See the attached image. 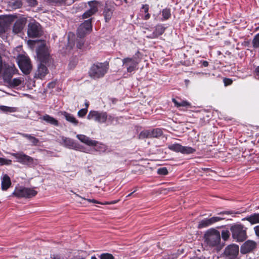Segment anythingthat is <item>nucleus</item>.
<instances>
[{
  "mask_svg": "<svg viewBox=\"0 0 259 259\" xmlns=\"http://www.w3.org/2000/svg\"><path fill=\"white\" fill-rule=\"evenodd\" d=\"M28 43L36 42L40 43V45L37 49V57L39 59L41 63H40L37 67V68L35 72L34 77L37 79H44L45 76L49 73V70L46 65L43 63H47L49 62L50 59V55L48 52V49L46 47V45L44 41H32L28 40Z\"/></svg>",
  "mask_w": 259,
  "mask_h": 259,
  "instance_id": "obj_1",
  "label": "nucleus"
},
{
  "mask_svg": "<svg viewBox=\"0 0 259 259\" xmlns=\"http://www.w3.org/2000/svg\"><path fill=\"white\" fill-rule=\"evenodd\" d=\"M108 68V64L106 62L94 64L89 72V75L93 79L103 77L107 73Z\"/></svg>",
  "mask_w": 259,
  "mask_h": 259,
  "instance_id": "obj_2",
  "label": "nucleus"
},
{
  "mask_svg": "<svg viewBox=\"0 0 259 259\" xmlns=\"http://www.w3.org/2000/svg\"><path fill=\"white\" fill-rule=\"evenodd\" d=\"M205 241L210 246H216L221 241V235L219 231L215 229H208L204 236Z\"/></svg>",
  "mask_w": 259,
  "mask_h": 259,
  "instance_id": "obj_3",
  "label": "nucleus"
},
{
  "mask_svg": "<svg viewBox=\"0 0 259 259\" xmlns=\"http://www.w3.org/2000/svg\"><path fill=\"white\" fill-rule=\"evenodd\" d=\"M16 158L17 161L29 166H35L38 164V160L25 154L22 152L11 154Z\"/></svg>",
  "mask_w": 259,
  "mask_h": 259,
  "instance_id": "obj_4",
  "label": "nucleus"
},
{
  "mask_svg": "<svg viewBox=\"0 0 259 259\" xmlns=\"http://www.w3.org/2000/svg\"><path fill=\"white\" fill-rule=\"evenodd\" d=\"M37 192L34 189L23 187L15 188L13 195L18 198H29L35 196Z\"/></svg>",
  "mask_w": 259,
  "mask_h": 259,
  "instance_id": "obj_5",
  "label": "nucleus"
},
{
  "mask_svg": "<svg viewBox=\"0 0 259 259\" xmlns=\"http://www.w3.org/2000/svg\"><path fill=\"white\" fill-rule=\"evenodd\" d=\"M246 230L243 226L239 224L235 225L231 228L232 236L237 241H243L246 238Z\"/></svg>",
  "mask_w": 259,
  "mask_h": 259,
  "instance_id": "obj_6",
  "label": "nucleus"
},
{
  "mask_svg": "<svg viewBox=\"0 0 259 259\" xmlns=\"http://www.w3.org/2000/svg\"><path fill=\"white\" fill-rule=\"evenodd\" d=\"M17 62L20 69L25 74H29L32 69L30 59L25 55L21 54L18 56Z\"/></svg>",
  "mask_w": 259,
  "mask_h": 259,
  "instance_id": "obj_7",
  "label": "nucleus"
},
{
  "mask_svg": "<svg viewBox=\"0 0 259 259\" xmlns=\"http://www.w3.org/2000/svg\"><path fill=\"white\" fill-rule=\"evenodd\" d=\"M232 213V212L231 211H224L219 213V214L222 215V217H213L209 219H205L202 220L199 222L198 228L199 229H201L207 227L216 222L225 219V218L223 217L224 214H230Z\"/></svg>",
  "mask_w": 259,
  "mask_h": 259,
  "instance_id": "obj_8",
  "label": "nucleus"
},
{
  "mask_svg": "<svg viewBox=\"0 0 259 259\" xmlns=\"http://www.w3.org/2000/svg\"><path fill=\"white\" fill-rule=\"evenodd\" d=\"M108 115L105 112L90 111L87 116L89 120H94L99 123H105L107 120Z\"/></svg>",
  "mask_w": 259,
  "mask_h": 259,
  "instance_id": "obj_9",
  "label": "nucleus"
},
{
  "mask_svg": "<svg viewBox=\"0 0 259 259\" xmlns=\"http://www.w3.org/2000/svg\"><path fill=\"white\" fill-rule=\"evenodd\" d=\"M122 66L127 72H132L137 69L138 62L135 58L126 57L122 60Z\"/></svg>",
  "mask_w": 259,
  "mask_h": 259,
  "instance_id": "obj_10",
  "label": "nucleus"
},
{
  "mask_svg": "<svg viewBox=\"0 0 259 259\" xmlns=\"http://www.w3.org/2000/svg\"><path fill=\"white\" fill-rule=\"evenodd\" d=\"M168 148L171 151L176 152H181L183 154H191L195 151V150L192 147L183 146L179 144L169 145Z\"/></svg>",
  "mask_w": 259,
  "mask_h": 259,
  "instance_id": "obj_11",
  "label": "nucleus"
},
{
  "mask_svg": "<svg viewBox=\"0 0 259 259\" xmlns=\"http://www.w3.org/2000/svg\"><path fill=\"white\" fill-rule=\"evenodd\" d=\"M239 253V246L234 244L227 246L224 251L225 255L230 259L236 257Z\"/></svg>",
  "mask_w": 259,
  "mask_h": 259,
  "instance_id": "obj_12",
  "label": "nucleus"
},
{
  "mask_svg": "<svg viewBox=\"0 0 259 259\" xmlns=\"http://www.w3.org/2000/svg\"><path fill=\"white\" fill-rule=\"evenodd\" d=\"M92 29V24L90 20L85 21L82 23L77 30V35L80 37H83L86 34L89 33Z\"/></svg>",
  "mask_w": 259,
  "mask_h": 259,
  "instance_id": "obj_13",
  "label": "nucleus"
},
{
  "mask_svg": "<svg viewBox=\"0 0 259 259\" xmlns=\"http://www.w3.org/2000/svg\"><path fill=\"white\" fill-rule=\"evenodd\" d=\"M27 34L30 37H36L41 34L39 25L38 23H30L28 25Z\"/></svg>",
  "mask_w": 259,
  "mask_h": 259,
  "instance_id": "obj_14",
  "label": "nucleus"
},
{
  "mask_svg": "<svg viewBox=\"0 0 259 259\" xmlns=\"http://www.w3.org/2000/svg\"><path fill=\"white\" fill-rule=\"evenodd\" d=\"M256 247L255 242L251 240H247L245 242L241 247V253L246 254L252 251Z\"/></svg>",
  "mask_w": 259,
  "mask_h": 259,
  "instance_id": "obj_15",
  "label": "nucleus"
},
{
  "mask_svg": "<svg viewBox=\"0 0 259 259\" xmlns=\"http://www.w3.org/2000/svg\"><path fill=\"white\" fill-rule=\"evenodd\" d=\"M89 5L90 9L83 14V18H87L90 17L98 11V3L97 2H89Z\"/></svg>",
  "mask_w": 259,
  "mask_h": 259,
  "instance_id": "obj_16",
  "label": "nucleus"
},
{
  "mask_svg": "<svg viewBox=\"0 0 259 259\" xmlns=\"http://www.w3.org/2000/svg\"><path fill=\"white\" fill-rule=\"evenodd\" d=\"M76 138L82 143L86 144L88 146H96L98 144L97 141L93 140L90 138L85 135L78 134L76 135Z\"/></svg>",
  "mask_w": 259,
  "mask_h": 259,
  "instance_id": "obj_17",
  "label": "nucleus"
},
{
  "mask_svg": "<svg viewBox=\"0 0 259 259\" xmlns=\"http://www.w3.org/2000/svg\"><path fill=\"white\" fill-rule=\"evenodd\" d=\"M26 20L24 18L18 19L14 25L13 29V32L15 33H18L20 32L23 29L26 24Z\"/></svg>",
  "mask_w": 259,
  "mask_h": 259,
  "instance_id": "obj_18",
  "label": "nucleus"
},
{
  "mask_svg": "<svg viewBox=\"0 0 259 259\" xmlns=\"http://www.w3.org/2000/svg\"><path fill=\"white\" fill-rule=\"evenodd\" d=\"M10 178L7 174L3 175L1 178V187L3 191L7 190L11 186Z\"/></svg>",
  "mask_w": 259,
  "mask_h": 259,
  "instance_id": "obj_19",
  "label": "nucleus"
},
{
  "mask_svg": "<svg viewBox=\"0 0 259 259\" xmlns=\"http://www.w3.org/2000/svg\"><path fill=\"white\" fill-rule=\"evenodd\" d=\"M60 141L62 144L66 147L71 149H75L76 148V144L74 141L70 138L62 136L60 137Z\"/></svg>",
  "mask_w": 259,
  "mask_h": 259,
  "instance_id": "obj_20",
  "label": "nucleus"
},
{
  "mask_svg": "<svg viewBox=\"0 0 259 259\" xmlns=\"http://www.w3.org/2000/svg\"><path fill=\"white\" fill-rule=\"evenodd\" d=\"M164 31V28L161 25L156 26L155 30L150 35L147 36V37L149 38H154L157 37L158 36L162 34Z\"/></svg>",
  "mask_w": 259,
  "mask_h": 259,
  "instance_id": "obj_21",
  "label": "nucleus"
},
{
  "mask_svg": "<svg viewBox=\"0 0 259 259\" xmlns=\"http://www.w3.org/2000/svg\"><path fill=\"white\" fill-rule=\"evenodd\" d=\"M61 113L68 122L72 123L74 125H77L78 124V120L76 119L73 115L65 111L62 112Z\"/></svg>",
  "mask_w": 259,
  "mask_h": 259,
  "instance_id": "obj_22",
  "label": "nucleus"
},
{
  "mask_svg": "<svg viewBox=\"0 0 259 259\" xmlns=\"http://www.w3.org/2000/svg\"><path fill=\"white\" fill-rule=\"evenodd\" d=\"M39 119L54 125L57 126L59 124L58 120L48 114H46L44 116L40 117Z\"/></svg>",
  "mask_w": 259,
  "mask_h": 259,
  "instance_id": "obj_23",
  "label": "nucleus"
},
{
  "mask_svg": "<svg viewBox=\"0 0 259 259\" xmlns=\"http://www.w3.org/2000/svg\"><path fill=\"white\" fill-rule=\"evenodd\" d=\"M250 222L251 224L259 223V213H254L242 219Z\"/></svg>",
  "mask_w": 259,
  "mask_h": 259,
  "instance_id": "obj_24",
  "label": "nucleus"
},
{
  "mask_svg": "<svg viewBox=\"0 0 259 259\" xmlns=\"http://www.w3.org/2000/svg\"><path fill=\"white\" fill-rule=\"evenodd\" d=\"M113 11V9L105 7L103 14L106 22H108L110 20L112 16Z\"/></svg>",
  "mask_w": 259,
  "mask_h": 259,
  "instance_id": "obj_25",
  "label": "nucleus"
},
{
  "mask_svg": "<svg viewBox=\"0 0 259 259\" xmlns=\"http://www.w3.org/2000/svg\"><path fill=\"white\" fill-rule=\"evenodd\" d=\"M172 101L173 103L175 104V105L177 107H189L191 106L190 103L186 101H182L180 102H179L174 98L172 99Z\"/></svg>",
  "mask_w": 259,
  "mask_h": 259,
  "instance_id": "obj_26",
  "label": "nucleus"
},
{
  "mask_svg": "<svg viewBox=\"0 0 259 259\" xmlns=\"http://www.w3.org/2000/svg\"><path fill=\"white\" fill-rule=\"evenodd\" d=\"M0 110L5 113H11L16 112L17 109L16 107H8L6 106H0Z\"/></svg>",
  "mask_w": 259,
  "mask_h": 259,
  "instance_id": "obj_27",
  "label": "nucleus"
},
{
  "mask_svg": "<svg viewBox=\"0 0 259 259\" xmlns=\"http://www.w3.org/2000/svg\"><path fill=\"white\" fill-rule=\"evenodd\" d=\"M151 138H158L162 135V132L160 128L150 130Z\"/></svg>",
  "mask_w": 259,
  "mask_h": 259,
  "instance_id": "obj_28",
  "label": "nucleus"
},
{
  "mask_svg": "<svg viewBox=\"0 0 259 259\" xmlns=\"http://www.w3.org/2000/svg\"><path fill=\"white\" fill-rule=\"evenodd\" d=\"M71 192H73L77 197H78L83 200H87L88 201L90 202H93V203L100 204H103V205L110 204V202H105L102 203V202H99V201L96 200L95 199H85L84 198H83V197L80 196L79 195H78V194L73 192V191H71Z\"/></svg>",
  "mask_w": 259,
  "mask_h": 259,
  "instance_id": "obj_29",
  "label": "nucleus"
},
{
  "mask_svg": "<svg viewBox=\"0 0 259 259\" xmlns=\"http://www.w3.org/2000/svg\"><path fill=\"white\" fill-rule=\"evenodd\" d=\"M139 138H140V139L151 138V134H150V130H144V131L141 132L139 135Z\"/></svg>",
  "mask_w": 259,
  "mask_h": 259,
  "instance_id": "obj_30",
  "label": "nucleus"
},
{
  "mask_svg": "<svg viewBox=\"0 0 259 259\" xmlns=\"http://www.w3.org/2000/svg\"><path fill=\"white\" fill-rule=\"evenodd\" d=\"M162 15L165 20L168 19L171 15L170 9L167 8L163 9L162 11Z\"/></svg>",
  "mask_w": 259,
  "mask_h": 259,
  "instance_id": "obj_31",
  "label": "nucleus"
},
{
  "mask_svg": "<svg viewBox=\"0 0 259 259\" xmlns=\"http://www.w3.org/2000/svg\"><path fill=\"white\" fill-rule=\"evenodd\" d=\"M11 160L0 157V165H11Z\"/></svg>",
  "mask_w": 259,
  "mask_h": 259,
  "instance_id": "obj_32",
  "label": "nucleus"
},
{
  "mask_svg": "<svg viewBox=\"0 0 259 259\" xmlns=\"http://www.w3.org/2000/svg\"><path fill=\"white\" fill-rule=\"evenodd\" d=\"M22 82V80L20 78H14L11 82V84L12 85L17 87L21 84Z\"/></svg>",
  "mask_w": 259,
  "mask_h": 259,
  "instance_id": "obj_33",
  "label": "nucleus"
},
{
  "mask_svg": "<svg viewBox=\"0 0 259 259\" xmlns=\"http://www.w3.org/2000/svg\"><path fill=\"white\" fill-rule=\"evenodd\" d=\"M100 259H114V256L110 253H102L100 256Z\"/></svg>",
  "mask_w": 259,
  "mask_h": 259,
  "instance_id": "obj_34",
  "label": "nucleus"
},
{
  "mask_svg": "<svg viewBox=\"0 0 259 259\" xmlns=\"http://www.w3.org/2000/svg\"><path fill=\"white\" fill-rule=\"evenodd\" d=\"M95 146L96 147L94 148V150L96 151L105 152L106 150L105 147L103 144H100L99 145H98V144H97L96 146Z\"/></svg>",
  "mask_w": 259,
  "mask_h": 259,
  "instance_id": "obj_35",
  "label": "nucleus"
},
{
  "mask_svg": "<svg viewBox=\"0 0 259 259\" xmlns=\"http://www.w3.org/2000/svg\"><path fill=\"white\" fill-rule=\"evenodd\" d=\"M253 47L255 48H259V33L256 34L253 39Z\"/></svg>",
  "mask_w": 259,
  "mask_h": 259,
  "instance_id": "obj_36",
  "label": "nucleus"
},
{
  "mask_svg": "<svg viewBox=\"0 0 259 259\" xmlns=\"http://www.w3.org/2000/svg\"><path fill=\"white\" fill-rule=\"evenodd\" d=\"M157 173L160 175H166L168 174L167 169L166 167H163L157 169Z\"/></svg>",
  "mask_w": 259,
  "mask_h": 259,
  "instance_id": "obj_37",
  "label": "nucleus"
},
{
  "mask_svg": "<svg viewBox=\"0 0 259 259\" xmlns=\"http://www.w3.org/2000/svg\"><path fill=\"white\" fill-rule=\"evenodd\" d=\"M222 237L224 240H227L230 237V233L228 230H223L222 232Z\"/></svg>",
  "mask_w": 259,
  "mask_h": 259,
  "instance_id": "obj_38",
  "label": "nucleus"
},
{
  "mask_svg": "<svg viewBox=\"0 0 259 259\" xmlns=\"http://www.w3.org/2000/svg\"><path fill=\"white\" fill-rule=\"evenodd\" d=\"M87 112L88 110L87 109V108L81 109L80 110H79L78 112H77V115L79 117H83L86 115Z\"/></svg>",
  "mask_w": 259,
  "mask_h": 259,
  "instance_id": "obj_39",
  "label": "nucleus"
},
{
  "mask_svg": "<svg viewBox=\"0 0 259 259\" xmlns=\"http://www.w3.org/2000/svg\"><path fill=\"white\" fill-rule=\"evenodd\" d=\"M29 141L32 143V145H34V146L37 145L39 142V140L38 139H37L33 136L31 137V139Z\"/></svg>",
  "mask_w": 259,
  "mask_h": 259,
  "instance_id": "obj_40",
  "label": "nucleus"
},
{
  "mask_svg": "<svg viewBox=\"0 0 259 259\" xmlns=\"http://www.w3.org/2000/svg\"><path fill=\"white\" fill-rule=\"evenodd\" d=\"M22 5V3L19 1H17L13 3V7L14 9L19 8Z\"/></svg>",
  "mask_w": 259,
  "mask_h": 259,
  "instance_id": "obj_41",
  "label": "nucleus"
},
{
  "mask_svg": "<svg viewBox=\"0 0 259 259\" xmlns=\"http://www.w3.org/2000/svg\"><path fill=\"white\" fill-rule=\"evenodd\" d=\"M224 82L226 86L232 84V80L229 78H225L224 79Z\"/></svg>",
  "mask_w": 259,
  "mask_h": 259,
  "instance_id": "obj_42",
  "label": "nucleus"
},
{
  "mask_svg": "<svg viewBox=\"0 0 259 259\" xmlns=\"http://www.w3.org/2000/svg\"><path fill=\"white\" fill-rule=\"evenodd\" d=\"M27 1L31 6H34L37 5L36 0H27Z\"/></svg>",
  "mask_w": 259,
  "mask_h": 259,
  "instance_id": "obj_43",
  "label": "nucleus"
},
{
  "mask_svg": "<svg viewBox=\"0 0 259 259\" xmlns=\"http://www.w3.org/2000/svg\"><path fill=\"white\" fill-rule=\"evenodd\" d=\"M141 9L144 10L145 13H148L149 6L148 5H143Z\"/></svg>",
  "mask_w": 259,
  "mask_h": 259,
  "instance_id": "obj_44",
  "label": "nucleus"
},
{
  "mask_svg": "<svg viewBox=\"0 0 259 259\" xmlns=\"http://www.w3.org/2000/svg\"><path fill=\"white\" fill-rule=\"evenodd\" d=\"M77 64V61L76 60H73L72 62H70L69 64V66L70 68H73Z\"/></svg>",
  "mask_w": 259,
  "mask_h": 259,
  "instance_id": "obj_45",
  "label": "nucleus"
},
{
  "mask_svg": "<svg viewBox=\"0 0 259 259\" xmlns=\"http://www.w3.org/2000/svg\"><path fill=\"white\" fill-rule=\"evenodd\" d=\"M254 231L255 235L259 237V226H256L254 227Z\"/></svg>",
  "mask_w": 259,
  "mask_h": 259,
  "instance_id": "obj_46",
  "label": "nucleus"
},
{
  "mask_svg": "<svg viewBox=\"0 0 259 259\" xmlns=\"http://www.w3.org/2000/svg\"><path fill=\"white\" fill-rule=\"evenodd\" d=\"M254 74L255 77L257 79H259V66L255 68Z\"/></svg>",
  "mask_w": 259,
  "mask_h": 259,
  "instance_id": "obj_47",
  "label": "nucleus"
},
{
  "mask_svg": "<svg viewBox=\"0 0 259 259\" xmlns=\"http://www.w3.org/2000/svg\"><path fill=\"white\" fill-rule=\"evenodd\" d=\"M21 135L23 137L27 138L29 140H30L32 137L31 135L26 134H21Z\"/></svg>",
  "mask_w": 259,
  "mask_h": 259,
  "instance_id": "obj_48",
  "label": "nucleus"
},
{
  "mask_svg": "<svg viewBox=\"0 0 259 259\" xmlns=\"http://www.w3.org/2000/svg\"><path fill=\"white\" fill-rule=\"evenodd\" d=\"M150 15L148 13H145V15L144 17V19L147 20L149 19L150 18Z\"/></svg>",
  "mask_w": 259,
  "mask_h": 259,
  "instance_id": "obj_49",
  "label": "nucleus"
},
{
  "mask_svg": "<svg viewBox=\"0 0 259 259\" xmlns=\"http://www.w3.org/2000/svg\"><path fill=\"white\" fill-rule=\"evenodd\" d=\"M52 259H64L58 255H53V257H51Z\"/></svg>",
  "mask_w": 259,
  "mask_h": 259,
  "instance_id": "obj_50",
  "label": "nucleus"
},
{
  "mask_svg": "<svg viewBox=\"0 0 259 259\" xmlns=\"http://www.w3.org/2000/svg\"><path fill=\"white\" fill-rule=\"evenodd\" d=\"M83 43L82 42H79L77 45V47L79 49H81L82 46H83Z\"/></svg>",
  "mask_w": 259,
  "mask_h": 259,
  "instance_id": "obj_51",
  "label": "nucleus"
},
{
  "mask_svg": "<svg viewBox=\"0 0 259 259\" xmlns=\"http://www.w3.org/2000/svg\"><path fill=\"white\" fill-rule=\"evenodd\" d=\"M119 201V200H114V201H110V204H115L117 202H118Z\"/></svg>",
  "mask_w": 259,
  "mask_h": 259,
  "instance_id": "obj_52",
  "label": "nucleus"
},
{
  "mask_svg": "<svg viewBox=\"0 0 259 259\" xmlns=\"http://www.w3.org/2000/svg\"><path fill=\"white\" fill-rule=\"evenodd\" d=\"M107 119L111 121L113 119V117L111 115H109L108 116Z\"/></svg>",
  "mask_w": 259,
  "mask_h": 259,
  "instance_id": "obj_53",
  "label": "nucleus"
},
{
  "mask_svg": "<svg viewBox=\"0 0 259 259\" xmlns=\"http://www.w3.org/2000/svg\"><path fill=\"white\" fill-rule=\"evenodd\" d=\"M203 65L204 66L207 67L208 66V62L207 61H204L203 62Z\"/></svg>",
  "mask_w": 259,
  "mask_h": 259,
  "instance_id": "obj_54",
  "label": "nucleus"
},
{
  "mask_svg": "<svg viewBox=\"0 0 259 259\" xmlns=\"http://www.w3.org/2000/svg\"><path fill=\"white\" fill-rule=\"evenodd\" d=\"M85 108H87V109L88 110V107L89 106V103L88 102L86 101L85 102Z\"/></svg>",
  "mask_w": 259,
  "mask_h": 259,
  "instance_id": "obj_55",
  "label": "nucleus"
},
{
  "mask_svg": "<svg viewBox=\"0 0 259 259\" xmlns=\"http://www.w3.org/2000/svg\"><path fill=\"white\" fill-rule=\"evenodd\" d=\"M4 31V28L3 27L0 26V33Z\"/></svg>",
  "mask_w": 259,
  "mask_h": 259,
  "instance_id": "obj_56",
  "label": "nucleus"
},
{
  "mask_svg": "<svg viewBox=\"0 0 259 259\" xmlns=\"http://www.w3.org/2000/svg\"><path fill=\"white\" fill-rule=\"evenodd\" d=\"M91 259H97V258H96V256H92V257H91Z\"/></svg>",
  "mask_w": 259,
  "mask_h": 259,
  "instance_id": "obj_57",
  "label": "nucleus"
},
{
  "mask_svg": "<svg viewBox=\"0 0 259 259\" xmlns=\"http://www.w3.org/2000/svg\"><path fill=\"white\" fill-rule=\"evenodd\" d=\"M133 193H134V192H132V193H131L129 194L127 196V197H129V196H131Z\"/></svg>",
  "mask_w": 259,
  "mask_h": 259,
  "instance_id": "obj_58",
  "label": "nucleus"
},
{
  "mask_svg": "<svg viewBox=\"0 0 259 259\" xmlns=\"http://www.w3.org/2000/svg\"><path fill=\"white\" fill-rule=\"evenodd\" d=\"M70 3H72V0H70Z\"/></svg>",
  "mask_w": 259,
  "mask_h": 259,
  "instance_id": "obj_59",
  "label": "nucleus"
},
{
  "mask_svg": "<svg viewBox=\"0 0 259 259\" xmlns=\"http://www.w3.org/2000/svg\"><path fill=\"white\" fill-rule=\"evenodd\" d=\"M125 1H126V0H125Z\"/></svg>",
  "mask_w": 259,
  "mask_h": 259,
  "instance_id": "obj_60",
  "label": "nucleus"
}]
</instances>
